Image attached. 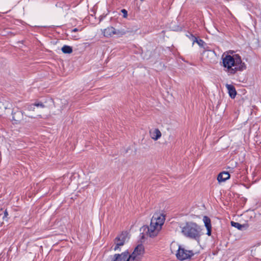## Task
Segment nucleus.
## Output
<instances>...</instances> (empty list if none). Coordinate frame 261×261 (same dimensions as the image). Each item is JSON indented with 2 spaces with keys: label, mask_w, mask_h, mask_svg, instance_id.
Wrapping results in <instances>:
<instances>
[{
  "label": "nucleus",
  "mask_w": 261,
  "mask_h": 261,
  "mask_svg": "<svg viewBox=\"0 0 261 261\" xmlns=\"http://www.w3.org/2000/svg\"><path fill=\"white\" fill-rule=\"evenodd\" d=\"M222 59L224 70L229 74H234L238 71H243L246 68L238 55H230L224 53Z\"/></svg>",
  "instance_id": "1"
},
{
  "label": "nucleus",
  "mask_w": 261,
  "mask_h": 261,
  "mask_svg": "<svg viewBox=\"0 0 261 261\" xmlns=\"http://www.w3.org/2000/svg\"><path fill=\"white\" fill-rule=\"evenodd\" d=\"M181 228L185 236L197 241H199L202 234L201 226L193 222H187Z\"/></svg>",
  "instance_id": "2"
},
{
  "label": "nucleus",
  "mask_w": 261,
  "mask_h": 261,
  "mask_svg": "<svg viewBox=\"0 0 261 261\" xmlns=\"http://www.w3.org/2000/svg\"><path fill=\"white\" fill-rule=\"evenodd\" d=\"M165 221V217L162 214L155 213L153 215L149 226L147 228V233L150 237H154L158 235L162 228Z\"/></svg>",
  "instance_id": "3"
},
{
  "label": "nucleus",
  "mask_w": 261,
  "mask_h": 261,
  "mask_svg": "<svg viewBox=\"0 0 261 261\" xmlns=\"http://www.w3.org/2000/svg\"><path fill=\"white\" fill-rule=\"evenodd\" d=\"M47 107L42 102H36L25 106V116L29 118L41 117V114L46 112Z\"/></svg>",
  "instance_id": "4"
},
{
  "label": "nucleus",
  "mask_w": 261,
  "mask_h": 261,
  "mask_svg": "<svg viewBox=\"0 0 261 261\" xmlns=\"http://www.w3.org/2000/svg\"><path fill=\"white\" fill-rule=\"evenodd\" d=\"M144 246L140 244L135 248L134 251L130 254L128 251H124L120 254L123 256L125 261H141L144 253Z\"/></svg>",
  "instance_id": "5"
},
{
  "label": "nucleus",
  "mask_w": 261,
  "mask_h": 261,
  "mask_svg": "<svg viewBox=\"0 0 261 261\" xmlns=\"http://www.w3.org/2000/svg\"><path fill=\"white\" fill-rule=\"evenodd\" d=\"M128 240V238L127 233L126 232H122L115 239L114 245L112 247V249L115 251H121V247L123 246Z\"/></svg>",
  "instance_id": "6"
},
{
  "label": "nucleus",
  "mask_w": 261,
  "mask_h": 261,
  "mask_svg": "<svg viewBox=\"0 0 261 261\" xmlns=\"http://www.w3.org/2000/svg\"><path fill=\"white\" fill-rule=\"evenodd\" d=\"M193 255L194 253L192 251L186 250L179 246H178L177 252L176 254L177 258L180 260L188 259Z\"/></svg>",
  "instance_id": "7"
},
{
  "label": "nucleus",
  "mask_w": 261,
  "mask_h": 261,
  "mask_svg": "<svg viewBox=\"0 0 261 261\" xmlns=\"http://www.w3.org/2000/svg\"><path fill=\"white\" fill-rule=\"evenodd\" d=\"M13 120L15 122V123H21L24 124L28 122L27 117L23 116V113L20 111H17L12 113Z\"/></svg>",
  "instance_id": "8"
},
{
  "label": "nucleus",
  "mask_w": 261,
  "mask_h": 261,
  "mask_svg": "<svg viewBox=\"0 0 261 261\" xmlns=\"http://www.w3.org/2000/svg\"><path fill=\"white\" fill-rule=\"evenodd\" d=\"M150 138L154 141H157L162 136V133L158 128H153L149 130Z\"/></svg>",
  "instance_id": "9"
},
{
  "label": "nucleus",
  "mask_w": 261,
  "mask_h": 261,
  "mask_svg": "<svg viewBox=\"0 0 261 261\" xmlns=\"http://www.w3.org/2000/svg\"><path fill=\"white\" fill-rule=\"evenodd\" d=\"M115 28L113 27H108L102 30V34L106 37L109 38L114 35Z\"/></svg>",
  "instance_id": "10"
},
{
  "label": "nucleus",
  "mask_w": 261,
  "mask_h": 261,
  "mask_svg": "<svg viewBox=\"0 0 261 261\" xmlns=\"http://www.w3.org/2000/svg\"><path fill=\"white\" fill-rule=\"evenodd\" d=\"M203 221L204 223L205 226L206 227V229H207L206 234L208 236H211L212 226H211L210 219L208 217L205 216L203 217Z\"/></svg>",
  "instance_id": "11"
},
{
  "label": "nucleus",
  "mask_w": 261,
  "mask_h": 261,
  "mask_svg": "<svg viewBox=\"0 0 261 261\" xmlns=\"http://www.w3.org/2000/svg\"><path fill=\"white\" fill-rule=\"evenodd\" d=\"M226 87L228 90L229 95L231 98H234L237 95V91L234 87L230 84H226Z\"/></svg>",
  "instance_id": "12"
},
{
  "label": "nucleus",
  "mask_w": 261,
  "mask_h": 261,
  "mask_svg": "<svg viewBox=\"0 0 261 261\" xmlns=\"http://www.w3.org/2000/svg\"><path fill=\"white\" fill-rule=\"evenodd\" d=\"M8 215V213L6 210L3 211L2 209H1L0 210V226L5 223V221L7 222Z\"/></svg>",
  "instance_id": "13"
},
{
  "label": "nucleus",
  "mask_w": 261,
  "mask_h": 261,
  "mask_svg": "<svg viewBox=\"0 0 261 261\" xmlns=\"http://www.w3.org/2000/svg\"><path fill=\"white\" fill-rule=\"evenodd\" d=\"M230 177V174L227 172H222L219 173L217 177L219 182H223Z\"/></svg>",
  "instance_id": "14"
},
{
  "label": "nucleus",
  "mask_w": 261,
  "mask_h": 261,
  "mask_svg": "<svg viewBox=\"0 0 261 261\" xmlns=\"http://www.w3.org/2000/svg\"><path fill=\"white\" fill-rule=\"evenodd\" d=\"M231 226L237 228L239 230H242L243 229H246L248 227V225L247 224H241L238 222H235L233 221L231 222Z\"/></svg>",
  "instance_id": "15"
},
{
  "label": "nucleus",
  "mask_w": 261,
  "mask_h": 261,
  "mask_svg": "<svg viewBox=\"0 0 261 261\" xmlns=\"http://www.w3.org/2000/svg\"><path fill=\"white\" fill-rule=\"evenodd\" d=\"M189 37L191 38V39L193 41V44H194V43L195 42H196L200 46H201V47L203 46V45L204 44V42L203 40H202L201 39L198 40L196 37H195L192 34H190Z\"/></svg>",
  "instance_id": "16"
},
{
  "label": "nucleus",
  "mask_w": 261,
  "mask_h": 261,
  "mask_svg": "<svg viewBox=\"0 0 261 261\" xmlns=\"http://www.w3.org/2000/svg\"><path fill=\"white\" fill-rule=\"evenodd\" d=\"M128 32H129L128 31L125 30L124 29H120L116 30L115 28L114 35H116L118 37H121L123 35L126 34Z\"/></svg>",
  "instance_id": "17"
},
{
  "label": "nucleus",
  "mask_w": 261,
  "mask_h": 261,
  "mask_svg": "<svg viewBox=\"0 0 261 261\" xmlns=\"http://www.w3.org/2000/svg\"><path fill=\"white\" fill-rule=\"evenodd\" d=\"M61 50L64 54H71L72 52V47L68 45L63 46Z\"/></svg>",
  "instance_id": "18"
},
{
  "label": "nucleus",
  "mask_w": 261,
  "mask_h": 261,
  "mask_svg": "<svg viewBox=\"0 0 261 261\" xmlns=\"http://www.w3.org/2000/svg\"><path fill=\"white\" fill-rule=\"evenodd\" d=\"M112 261H125V259H123V256L121 255L119 253H116L114 255Z\"/></svg>",
  "instance_id": "19"
},
{
  "label": "nucleus",
  "mask_w": 261,
  "mask_h": 261,
  "mask_svg": "<svg viewBox=\"0 0 261 261\" xmlns=\"http://www.w3.org/2000/svg\"><path fill=\"white\" fill-rule=\"evenodd\" d=\"M121 12L123 14V17L124 18H126L127 17V11L126 10H125V9H122L121 10Z\"/></svg>",
  "instance_id": "20"
},
{
  "label": "nucleus",
  "mask_w": 261,
  "mask_h": 261,
  "mask_svg": "<svg viewBox=\"0 0 261 261\" xmlns=\"http://www.w3.org/2000/svg\"><path fill=\"white\" fill-rule=\"evenodd\" d=\"M77 31V29L76 28L75 29H74L73 30H72V32H76Z\"/></svg>",
  "instance_id": "21"
},
{
  "label": "nucleus",
  "mask_w": 261,
  "mask_h": 261,
  "mask_svg": "<svg viewBox=\"0 0 261 261\" xmlns=\"http://www.w3.org/2000/svg\"><path fill=\"white\" fill-rule=\"evenodd\" d=\"M4 109L5 110V109H7V107H4Z\"/></svg>",
  "instance_id": "22"
}]
</instances>
